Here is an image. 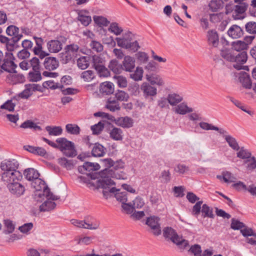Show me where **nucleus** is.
I'll use <instances>...</instances> for the list:
<instances>
[{
  "label": "nucleus",
  "instance_id": "nucleus-1",
  "mask_svg": "<svg viewBox=\"0 0 256 256\" xmlns=\"http://www.w3.org/2000/svg\"><path fill=\"white\" fill-rule=\"evenodd\" d=\"M124 173L118 174L112 170L107 168L98 173L92 174L91 178L92 179L100 178L96 181V188L102 192L106 199L110 198L114 194L116 200L122 204L128 202L129 199H130V194L126 191L120 192V190L116 189L114 187L115 182L111 178L124 179Z\"/></svg>",
  "mask_w": 256,
  "mask_h": 256
},
{
  "label": "nucleus",
  "instance_id": "nucleus-2",
  "mask_svg": "<svg viewBox=\"0 0 256 256\" xmlns=\"http://www.w3.org/2000/svg\"><path fill=\"white\" fill-rule=\"evenodd\" d=\"M20 164L14 158L5 159L0 163V168L3 172L1 180L3 182H10L14 180H21L22 176L18 170Z\"/></svg>",
  "mask_w": 256,
  "mask_h": 256
},
{
  "label": "nucleus",
  "instance_id": "nucleus-3",
  "mask_svg": "<svg viewBox=\"0 0 256 256\" xmlns=\"http://www.w3.org/2000/svg\"><path fill=\"white\" fill-rule=\"evenodd\" d=\"M8 38L4 35H0V42L5 44L6 50L8 52H13L17 48V43L23 36L22 34L20 32V29L14 25L8 26L6 30Z\"/></svg>",
  "mask_w": 256,
  "mask_h": 256
},
{
  "label": "nucleus",
  "instance_id": "nucleus-4",
  "mask_svg": "<svg viewBox=\"0 0 256 256\" xmlns=\"http://www.w3.org/2000/svg\"><path fill=\"white\" fill-rule=\"evenodd\" d=\"M163 236L166 239L170 240L180 248L184 249L189 246L188 240L180 236L176 230L171 227H166L163 229Z\"/></svg>",
  "mask_w": 256,
  "mask_h": 256
},
{
  "label": "nucleus",
  "instance_id": "nucleus-5",
  "mask_svg": "<svg viewBox=\"0 0 256 256\" xmlns=\"http://www.w3.org/2000/svg\"><path fill=\"white\" fill-rule=\"evenodd\" d=\"M56 142L58 144V148L64 154L68 157H74L76 155L74 144L64 138H58Z\"/></svg>",
  "mask_w": 256,
  "mask_h": 256
},
{
  "label": "nucleus",
  "instance_id": "nucleus-6",
  "mask_svg": "<svg viewBox=\"0 0 256 256\" xmlns=\"http://www.w3.org/2000/svg\"><path fill=\"white\" fill-rule=\"evenodd\" d=\"M46 198L48 200H58L60 198V196L54 195L50 191L48 188H44L40 190H36L34 194V200L39 202H41Z\"/></svg>",
  "mask_w": 256,
  "mask_h": 256
},
{
  "label": "nucleus",
  "instance_id": "nucleus-7",
  "mask_svg": "<svg viewBox=\"0 0 256 256\" xmlns=\"http://www.w3.org/2000/svg\"><path fill=\"white\" fill-rule=\"evenodd\" d=\"M20 180H14L10 182H4L7 184V187L9 191L13 194L17 196L22 195L25 192L24 186L18 182Z\"/></svg>",
  "mask_w": 256,
  "mask_h": 256
},
{
  "label": "nucleus",
  "instance_id": "nucleus-8",
  "mask_svg": "<svg viewBox=\"0 0 256 256\" xmlns=\"http://www.w3.org/2000/svg\"><path fill=\"white\" fill-rule=\"evenodd\" d=\"M66 39L60 37L57 39L51 40L46 43V47L48 51L50 53H57L61 50L63 44L65 43Z\"/></svg>",
  "mask_w": 256,
  "mask_h": 256
},
{
  "label": "nucleus",
  "instance_id": "nucleus-9",
  "mask_svg": "<svg viewBox=\"0 0 256 256\" xmlns=\"http://www.w3.org/2000/svg\"><path fill=\"white\" fill-rule=\"evenodd\" d=\"M12 52H8L6 53L4 63L2 65V68L4 70L8 72L10 74L12 72H16V65L13 62L14 59Z\"/></svg>",
  "mask_w": 256,
  "mask_h": 256
},
{
  "label": "nucleus",
  "instance_id": "nucleus-10",
  "mask_svg": "<svg viewBox=\"0 0 256 256\" xmlns=\"http://www.w3.org/2000/svg\"><path fill=\"white\" fill-rule=\"evenodd\" d=\"M159 221L160 218L155 216L148 218L146 221V224L151 228L152 234L156 236L160 235L162 232Z\"/></svg>",
  "mask_w": 256,
  "mask_h": 256
},
{
  "label": "nucleus",
  "instance_id": "nucleus-11",
  "mask_svg": "<svg viewBox=\"0 0 256 256\" xmlns=\"http://www.w3.org/2000/svg\"><path fill=\"white\" fill-rule=\"evenodd\" d=\"M140 89L145 98H150L152 100V97L155 96L157 94L156 88L152 86L150 84L146 82L143 83L140 86Z\"/></svg>",
  "mask_w": 256,
  "mask_h": 256
},
{
  "label": "nucleus",
  "instance_id": "nucleus-12",
  "mask_svg": "<svg viewBox=\"0 0 256 256\" xmlns=\"http://www.w3.org/2000/svg\"><path fill=\"white\" fill-rule=\"evenodd\" d=\"M236 61L232 64L233 67L237 70L244 68V64L248 60V54L246 51H242L236 54Z\"/></svg>",
  "mask_w": 256,
  "mask_h": 256
},
{
  "label": "nucleus",
  "instance_id": "nucleus-13",
  "mask_svg": "<svg viewBox=\"0 0 256 256\" xmlns=\"http://www.w3.org/2000/svg\"><path fill=\"white\" fill-rule=\"evenodd\" d=\"M122 70L128 72H132L136 66V60L134 58L130 56L124 57L122 64Z\"/></svg>",
  "mask_w": 256,
  "mask_h": 256
},
{
  "label": "nucleus",
  "instance_id": "nucleus-14",
  "mask_svg": "<svg viewBox=\"0 0 256 256\" xmlns=\"http://www.w3.org/2000/svg\"><path fill=\"white\" fill-rule=\"evenodd\" d=\"M248 7V4L246 2H240L234 6V8L233 16L235 19H242L244 18L242 16Z\"/></svg>",
  "mask_w": 256,
  "mask_h": 256
},
{
  "label": "nucleus",
  "instance_id": "nucleus-15",
  "mask_svg": "<svg viewBox=\"0 0 256 256\" xmlns=\"http://www.w3.org/2000/svg\"><path fill=\"white\" fill-rule=\"evenodd\" d=\"M40 86L38 84H29L26 86V88L19 94V96L22 98H28L36 90H40Z\"/></svg>",
  "mask_w": 256,
  "mask_h": 256
},
{
  "label": "nucleus",
  "instance_id": "nucleus-16",
  "mask_svg": "<svg viewBox=\"0 0 256 256\" xmlns=\"http://www.w3.org/2000/svg\"><path fill=\"white\" fill-rule=\"evenodd\" d=\"M72 224L79 228L89 230H96L99 227L98 224H88L84 220H78L72 219L70 220Z\"/></svg>",
  "mask_w": 256,
  "mask_h": 256
},
{
  "label": "nucleus",
  "instance_id": "nucleus-17",
  "mask_svg": "<svg viewBox=\"0 0 256 256\" xmlns=\"http://www.w3.org/2000/svg\"><path fill=\"white\" fill-rule=\"evenodd\" d=\"M44 66L46 69L53 70L58 66V62L54 57H46L44 62Z\"/></svg>",
  "mask_w": 256,
  "mask_h": 256
},
{
  "label": "nucleus",
  "instance_id": "nucleus-18",
  "mask_svg": "<svg viewBox=\"0 0 256 256\" xmlns=\"http://www.w3.org/2000/svg\"><path fill=\"white\" fill-rule=\"evenodd\" d=\"M228 34L232 38H238L243 35L244 31L240 26L234 24L228 29Z\"/></svg>",
  "mask_w": 256,
  "mask_h": 256
},
{
  "label": "nucleus",
  "instance_id": "nucleus-19",
  "mask_svg": "<svg viewBox=\"0 0 256 256\" xmlns=\"http://www.w3.org/2000/svg\"><path fill=\"white\" fill-rule=\"evenodd\" d=\"M116 125L124 128H130L133 126V120L128 116L118 118L114 119Z\"/></svg>",
  "mask_w": 256,
  "mask_h": 256
},
{
  "label": "nucleus",
  "instance_id": "nucleus-20",
  "mask_svg": "<svg viewBox=\"0 0 256 256\" xmlns=\"http://www.w3.org/2000/svg\"><path fill=\"white\" fill-rule=\"evenodd\" d=\"M100 92L102 94L106 95L112 94L114 92V86L111 82H104L100 85Z\"/></svg>",
  "mask_w": 256,
  "mask_h": 256
},
{
  "label": "nucleus",
  "instance_id": "nucleus-21",
  "mask_svg": "<svg viewBox=\"0 0 256 256\" xmlns=\"http://www.w3.org/2000/svg\"><path fill=\"white\" fill-rule=\"evenodd\" d=\"M106 154V148L101 144L96 143L92 150V154L94 157L103 156Z\"/></svg>",
  "mask_w": 256,
  "mask_h": 256
},
{
  "label": "nucleus",
  "instance_id": "nucleus-22",
  "mask_svg": "<svg viewBox=\"0 0 256 256\" xmlns=\"http://www.w3.org/2000/svg\"><path fill=\"white\" fill-rule=\"evenodd\" d=\"M7 80L12 84L22 83L24 81V76L22 74H18L16 72H12L7 76Z\"/></svg>",
  "mask_w": 256,
  "mask_h": 256
},
{
  "label": "nucleus",
  "instance_id": "nucleus-23",
  "mask_svg": "<svg viewBox=\"0 0 256 256\" xmlns=\"http://www.w3.org/2000/svg\"><path fill=\"white\" fill-rule=\"evenodd\" d=\"M109 134L110 137L114 140L120 141L123 140V132L120 128L112 127Z\"/></svg>",
  "mask_w": 256,
  "mask_h": 256
},
{
  "label": "nucleus",
  "instance_id": "nucleus-24",
  "mask_svg": "<svg viewBox=\"0 0 256 256\" xmlns=\"http://www.w3.org/2000/svg\"><path fill=\"white\" fill-rule=\"evenodd\" d=\"M208 39L210 44L216 47L219 42V38L217 32L214 30H210L208 32Z\"/></svg>",
  "mask_w": 256,
  "mask_h": 256
},
{
  "label": "nucleus",
  "instance_id": "nucleus-25",
  "mask_svg": "<svg viewBox=\"0 0 256 256\" xmlns=\"http://www.w3.org/2000/svg\"><path fill=\"white\" fill-rule=\"evenodd\" d=\"M88 13V12L86 10H79L78 12V20L84 26H88L92 22L90 16L84 15Z\"/></svg>",
  "mask_w": 256,
  "mask_h": 256
},
{
  "label": "nucleus",
  "instance_id": "nucleus-26",
  "mask_svg": "<svg viewBox=\"0 0 256 256\" xmlns=\"http://www.w3.org/2000/svg\"><path fill=\"white\" fill-rule=\"evenodd\" d=\"M24 174L27 180L31 182L34 180L38 176H40V175L38 170L34 168H28L25 170Z\"/></svg>",
  "mask_w": 256,
  "mask_h": 256
},
{
  "label": "nucleus",
  "instance_id": "nucleus-27",
  "mask_svg": "<svg viewBox=\"0 0 256 256\" xmlns=\"http://www.w3.org/2000/svg\"><path fill=\"white\" fill-rule=\"evenodd\" d=\"M248 48V44L244 41L238 40L233 42L232 44V48L239 52L245 51Z\"/></svg>",
  "mask_w": 256,
  "mask_h": 256
},
{
  "label": "nucleus",
  "instance_id": "nucleus-28",
  "mask_svg": "<svg viewBox=\"0 0 256 256\" xmlns=\"http://www.w3.org/2000/svg\"><path fill=\"white\" fill-rule=\"evenodd\" d=\"M132 34L130 32H128L126 33L122 38H116V40L118 45L126 48L130 40V38Z\"/></svg>",
  "mask_w": 256,
  "mask_h": 256
},
{
  "label": "nucleus",
  "instance_id": "nucleus-29",
  "mask_svg": "<svg viewBox=\"0 0 256 256\" xmlns=\"http://www.w3.org/2000/svg\"><path fill=\"white\" fill-rule=\"evenodd\" d=\"M108 68L114 74H120L122 70V66L116 60H112L110 62Z\"/></svg>",
  "mask_w": 256,
  "mask_h": 256
},
{
  "label": "nucleus",
  "instance_id": "nucleus-30",
  "mask_svg": "<svg viewBox=\"0 0 256 256\" xmlns=\"http://www.w3.org/2000/svg\"><path fill=\"white\" fill-rule=\"evenodd\" d=\"M168 102L171 106H176L182 100V96L180 95L176 94H170L167 96Z\"/></svg>",
  "mask_w": 256,
  "mask_h": 256
},
{
  "label": "nucleus",
  "instance_id": "nucleus-31",
  "mask_svg": "<svg viewBox=\"0 0 256 256\" xmlns=\"http://www.w3.org/2000/svg\"><path fill=\"white\" fill-rule=\"evenodd\" d=\"M224 140L228 144L232 150L238 151L240 150V146L236 139L230 135H226L224 136Z\"/></svg>",
  "mask_w": 256,
  "mask_h": 256
},
{
  "label": "nucleus",
  "instance_id": "nucleus-32",
  "mask_svg": "<svg viewBox=\"0 0 256 256\" xmlns=\"http://www.w3.org/2000/svg\"><path fill=\"white\" fill-rule=\"evenodd\" d=\"M58 162L61 166L66 168L68 170L72 169L75 164L72 160H68L64 157L58 158Z\"/></svg>",
  "mask_w": 256,
  "mask_h": 256
},
{
  "label": "nucleus",
  "instance_id": "nucleus-33",
  "mask_svg": "<svg viewBox=\"0 0 256 256\" xmlns=\"http://www.w3.org/2000/svg\"><path fill=\"white\" fill-rule=\"evenodd\" d=\"M220 55L226 60L234 64L236 61V54L230 50H222Z\"/></svg>",
  "mask_w": 256,
  "mask_h": 256
},
{
  "label": "nucleus",
  "instance_id": "nucleus-34",
  "mask_svg": "<svg viewBox=\"0 0 256 256\" xmlns=\"http://www.w3.org/2000/svg\"><path fill=\"white\" fill-rule=\"evenodd\" d=\"M31 185L36 190H40L44 188H48L46 185L45 182L39 178V176H38L37 178L32 182Z\"/></svg>",
  "mask_w": 256,
  "mask_h": 256
},
{
  "label": "nucleus",
  "instance_id": "nucleus-35",
  "mask_svg": "<svg viewBox=\"0 0 256 256\" xmlns=\"http://www.w3.org/2000/svg\"><path fill=\"white\" fill-rule=\"evenodd\" d=\"M46 130L50 136H58L62 132V129L60 126H46Z\"/></svg>",
  "mask_w": 256,
  "mask_h": 256
},
{
  "label": "nucleus",
  "instance_id": "nucleus-36",
  "mask_svg": "<svg viewBox=\"0 0 256 256\" xmlns=\"http://www.w3.org/2000/svg\"><path fill=\"white\" fill-rule=\"evenodd\" d=\"M92 66L94 69H97L101 68L105 64V60L102 57L94 55L92 57Z\"/></svg>",
  "mask_w": 256,
  "mask_h": 256
},
{
  "label": "nucleus",
  "instance_id": "nucleus-37",
  "mask_svg": "<svg viewBox=\"0 0 256 256\" xmlns=\"http://www.w3.org/2000/svg\"><path fill=\"white\" fill-rule=\"evenodd\" d=\"M146 78L147 80L150 82V85L156 84L158 86H162L164 84L163 80L159 76H149L147 74Z\"/></svg>",
  "mask_w": 256,
  "mask_h": 256
},
{
  "label": "nucleus",
  "instance_id": "nucleus-38",
  "mask_svg": "<svg viewBox=\"0 0 256 256\" xmlns=\"http://www.w3.org/2000/svg\"><path fill=\"white\" fill-rule=\"evenodd\" d=\"M240 82L246 88L250 89L252 87V82L248 75L244 73L239 77Z\"/></svg>",
  "mask_w": 256,
  "mask_h": 256
},
{
  "label": "nucleus",
  "instance_id": "nucleus-39",
  "mask_svg": "<svg viewBox=\"0 0 256 256\" xmlns=\"http://www.w3.org/2000/svg\"><path fill=\"white\" fill-rule=\"evenodd\" d=\"M192 109L189 108L186 104L182 103L174 108L176 113L180 114H185L188 112H192Z\"/></svg>",
  "mask_w": 256,
  "mask_h": 256
},
{
  "label": "nucleus",
  "instance_id": "nucleus-40",
  "mask_svg": "<svg viewBox=\"0 0 256 256\" xmlns=\"http://www.w3.org/2000/svg\"><path fill=\"white\" fill-rule=\"evenodd\" d=\"M56 206V204L54 202L48 200L40 206V210L41 212L49 211L54 209Z\"/></svg>",
  "mask_w": 256,
  "mask_h": 256
},
{
  "label": "nucleus",
  "instance_id": "nucleus-41",
  "mask_svg": "<svg viewBox=\"0 0 256 256\" xmlns=\"http://www.w3.org/2000/svg\"><path fill=\"white\" fill-rule=\"evenodd\" d=\"M66 130L68 133L74 135H78L80 132V127L76 124H67L66 126Z\"/></svg>",
  "mask_w": 256,
  "mask_h": 256
},
{
  "label": "nucleus",
  "instance_id": "nucleus-42",
  "mask_svg": "<svg viewBox=\"0 0 256 256\" xmlns=\"http://www.w3.org/2000/svg\"><path fill=\"white\" fill-rule=\"evenodd\" d=\"M144 70L142 68L137 67L136 70L130 74V78L135 81H139L142 80Z\"/></svg>",
  "mask_w": 256,
  "mask_h": 256
},
{
  "label": "nucleus",
  "instance_id": "nucleus-43",
  "mask_svg": "<svg viewBox=\"0 0 256 256\" xmlns=\"http://www.w3.org/2000/svg\"><path fill=\"white\" fill-rule=\"evenodd\" d=\"M89 59L88 56H81L77 60L78 67L82 70L86 69L89 66Z\"/></svg>",
  "mask_w": 256,
  "mask_h": 256
},
{
  "label": "nucleus",
  "instance_id": "nucleus-44",
  "mask_svg": "<svg viewBox=\"0 0 256 256\" xmlns=\"http://www.w3.org/2000/svg\"><path fill=\"white\" fill-rule=\"evenodd\" d=\"M106 108L112 112L120 110V108L118 102L114 100H111L110 98L108 100Z\"/></svg>",
  "mask_w": 256,
  "mask_h": 256
},
{
  "label": "nucleus",
  "instance_id": "nucleus-45",
  "mask_svg": "<svg viewBox=\"0 0 256 256\" xmlns=\"http://www.w3.org/2000/svg\"><path fill=\"white\" fill-rule=\"evenodd\" d=\"M40 70H33L28 73V79L30 82H37L42 80Z\"/></svg>",
  "mask_w": 256,
  "mask_h": 256
},
{
  "label": "nucleus",
  "instance_id": "nucleus-46",
  "mask_svg": "<svg viewBox=\"0 0 256 256\" xmlns=\"http://www.w3.org/2000/svg\"><path fill=\"white\" fill-rule=\"evenodd\" d=\"M109 32L114 34L116 36H118L122 32L123 29L122 28L119 26L117 22H112L108 28Z\"/></svg>",
  "mask_w": 256,
  "mask_h": 256
},
{
  "label": "nucleus",
  "instance_id": "nucleus-47",
  "mask_svg": "<svg viewBox=\"0 0 256 256\" xmlns=\"http://www.w3.org/2000/svg\"><path fill=\"white\" fill-rule=\"evenodd\" d=\"M94 22L98 26H107L110 22L107 20L106 18L102 16H94L93 17Z\"/></svg>",
  "mask_w": 256,
  "mask_h": 256
},
{
  "label": "nucleus",
  "instance_id": "nucleus-48",
  "mask_svg": "<svg viewBox=\"0 0 256 256\" xmlns=\"http://www.w3.org/2000/svg\"><path fill=\"white\" fill-rule=\"evenodd\" d=\"M114 80L120 88H126L128 85L126 78L122 76H116L114 77Z\"/></svg>",
  "mask_w": 256,
  "mask_h": 256
},
{
  "label": "nucleus",
  "instance_id": "nucleus-49",
  "mask_svg": "<svg viewBox=\"0 0 256 256\" xmlns=\"http://www.w3.org/2000/svg\"><path fill=\"white\" fill-rule=\"evenodd\" d=\"M4 226L6 228L5 232L6 234L12 233L15 229V224L14 222L8 219L4 220Z\"/></svg>",
  "mask_w": 256,
  "mask_h": 256
},
{
  "label": "nucleus",
  "instance_id": "nucleus-50",
  "mask_svg": "<svg viewBox=\"0 0 256 256\" xmlns=\"http://www.w3.org/2000/svg\"><path fill=\"white\" fill-rule=\"evenodd\" d=\"M20 127L23 128H34L35 130H41L40 126L36 125V123L30 120H27L25 121L20 126Z\"/></svg>",
  "mask_w": 256,
  "mask_h": 256
},
{
  "label": "nucleus",
  "instance_id": "nucleus-51",
  "mask_svg": "<svg viewBox=\"0 0 256 256\" xmlns=\"http://www.w3.org/2000/svg\"><path fill=\"white\" fill-rule=\"evenodd\" d=\"M209 9L213 12H217L222 6L218 0H212L208 4Z\"/></svg>",
  "mask_w": 256,
  "mask_h": 256
},
{
  "label": "nucleus",
  "instance_id": "nucleus-52",
  "mask_svg": "<svg viewBox=\"0 0 256 256\" xmlns=\"http://www.w3.org/2000/svg\"><path fill=\"white\" fill-rule=\"evenodd\" d=\"M240 150L236 153L237 157L241 159H248L251 157V153L244 147L240 148Z\"/></svg>",
  "mask_w": 256,
  "mask_h": 256
},
{
  "label": "nucleus",
  "instance_id": "nucleus-53",
  "mask_svg": "<svg viewBox=\"0 0 256 256\" xmlns=\"http://www.w3.org/2000/svg\"><path fill=\"white\" fill-rule=\"evenodd\" d=\"M90 48L97 52H102L104 50V46L99 42L96 40H92L90 44Z\"/></svg>",
  "mask_w": 256,
  "mask_h": 256
},
{
  "label": "nucleus",
  "instance_id": "nucleus-54",
  "mask_svg": "<svg viewBox=\"0 0 256 256\" xmlns=\"http://www.w3.org/2000/svg\"><path fill=\"white\" fill-rule=\"evenodd\" d=\"M60 61L62 64H67L72 59V56L70 53L68 51L65 50L64 52H61L59 54Z\"/></svg>",
  "mask_w": 256,
  "mask_h": 256
},
{
  "label": "nucleus",
  "instance_id": "nucleus-55",
  "mask_svg": "<svg viewBox=\"0 0 256 256\" xmlns=\"http://www.w3.org/2000/svg\"><path fill=\"white\" fill-rule=\"evenodd\" d=\"M115 97L119 101H127L129 98L128 94L120 90H118L116 92Z\"/></svg>",
  "mask_w": 256,
  "mask_h": 256
},
{
  "label": "nucleus",
  "instance_id": "nucleus-56",
  "mask_svg": "<svg viewBox=\"0 0 256 256\" xmlns=\"http://www.w3.org/2000/svg\"><path fill=\"white\" fill-rule=\"evenodd\" d=\"M202 212L204 217H208L210 218H214L212 210L206 204L202 205Z\"/></svg>",
  "mask_w": 256,
  "mask_h": 256
},
{
  "label": "nucleus",
  "instance_id": "nucleus-57",
  "mask_svg": "<svg viewBox=\"0 0 256 256\" xmlns=\"http://www.w3.org/2000/svg\"><path fill=\"white\" fill-rule=\"evenodd\" d=\"M246 164V169L248 170L252 171L256 168V158L255 157H250V159L247 160L244 162Z\"/></svg>",
  "mask_w": 256,
  "mask_h": 256
},
{
  "label": "nucleus",
  "instance_id": "nucleus-58",
  "mask_svg": "<svg viewBox=\"0 0 256 256\" xmlns=\"http://www.w3.org/2000/svg\"><path fill=\"white\" fill-rule=\"evenodd\" d=\"M232 222L230 227L232 229L234 230H242L243 228H245V224L239 221L238 220H236L234 218L232 219Z\"/></svg>",
  "mask_w": 256,
  "mask_h": 256
},
{
  "label": "nucleus",
  "instance_id": "nucleus-59",
  "mask_svg": "<svg viewBox=\"0 0 256 256\" xmlns=\"http://www.w3.org/2000/svg\"><path fill=\"white\" fill-rule=\"evenodd\" d=\"M81 78H82L84 81L90 82L94 78V74L92 70H86L82 72Z\"/></svg>",
  "mask_w": 256,
  "mask_h": 256
},
{
  "label": "nucleus",
  "instance_id": "nucleus-60",
  "mask_svg": "<svg viewBox=\"0 0 256 256\" xmlns=\"http://www.w3.org/2000/svg\"><path fill=\"white\" fill-rule=\"evenodd\" d=\"M104 128V124L102 122H99L97 124L91 126V130L94 134H100Z\"/></svg>",
  "mask_w": 256,
  "mask_h": 256
},
{
  "label": "nucleus",
  "instance_id": "nucleus-61",
  "mask_svg": "<svg viewBox=\"0 0 256 256\" xmlns=\"http://www.w3.org/2000/svg\"><path fill=\"white\" fill-rule=\"evenodd\" d=\"M85 169L86 171H95L98 170L100 168V166L98 164H94L90 162H86L84 163Z\"/></svg>",
  "mask_w": 256,
  "mask_h": 256
},
{
  "label": "nucleus",
  "instance_id": "nucleus-62",
  "mask_svg": "<svg viewBox=\"0 0 256 256\" xmlns=\"http://www.w3.org/2000/svg\"><path fill=\"white\" fill-rule=\"evenodd\" d=\"M222 178L226 182H234L236 178L230 172H222Z\"/></svg>",
  "mask_w": 256,
  "mask_h": 256
},
{
  "label": "nucleus",
  "instance_id": "nucleus-63",
  "mask_svg": "<svg viewBox=\"0 0 256 256\" xmlns=\"http://www.w3.org/2000/svg\"><path fill=\"white\" fill-rule=\"evenodd\" d=\"M246 31L250 33L256 34V22H250L246 24L245 26Z\"/></svg>",
  "mask_w": 256,
  "mask_h": 256
},
{
  "label": "nucleus",
  "instance_id": "nucleus-64",
  "mask_svg": "<svg viewBox=\"0 0 256 256\" xmlns=\"http://www.w3.org/2000/svg\"><path fill=\"white\" fill-rule=\"evenodd\" d=\"M122 206L123 210L128 214H132L134 212V208L131 202L122 203Z\"/></svg>",
  "mask_w": 256,
  "mask_h": 256
}]
</instances>
